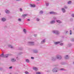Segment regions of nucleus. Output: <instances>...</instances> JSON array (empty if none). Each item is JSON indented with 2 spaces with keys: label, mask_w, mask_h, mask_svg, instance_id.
I'll return each instance as SVG.
<instances>
[{
  "label": "nucleus",
  "mask_w": 74,
  "mask_h": 74,
  "mask_svg": "<svg viewBox=\"0 0 74 74\" xmlns=\"http://www.w3.org/2000/svg\"><path fill=\"white\" fill-rule=\"evenodd\" d=\"M56 59H58L59 60H60L62 59V57L60 55H57L56 56Z\"/></svg>",
  "instance_id": "obj_1"
},
{
  "label": "nucleus",
  "mask_w": 74,
  "mask_h": 74,
  "mask_svg": "<svg viewBox=\"0 0 74 74\" xmlns=\"http://www.w3.org/2000/svg\"><path fill=\"white\" fill-rule=\"evenodd\" d=\"M53 33H55V34H60V32L59 31L57 30H55L53 31Z\"/></svg>",
  "instance_id": "obj_2"
},
{
  "label": "nucleus",
  "mask_w": 74,
  "mask_h": 74,
  "mask_svg": "<svg viewBox=\"0 0 74 74\" xmlns=\"http://www.w3.org/2000/svg\"><path fill=\"white\" fill-rule=\"evenodd\" d=\"M55 23V20H51L49 23L51 25H53L54 23Z\"/></svg>",
  "instance_id": "obj_3"
},
{
  "label": "nucleus",
  "mask_w": 74,
  "mask_h": 74,
  "mask_svg": "<svg viewBox=\"0 0 74 74\" xmlns=\"http://www.w3.org/2000/svg\"><path fill=\"white\" fill-rule=\"evenodd\" d=\"M57 70H58V68L56 67L53 69L52 71L54 73H55V72H57Z\"/></svg>",
  "instance_id": "obj_4"
},
{
  "label": "nucleus",
  "mask_w": 74,
  "mask_h": 74,
  "mask_svg": "<svg viewBox=\"0 0 74 74\" xmlns=\"http://www.w3.org/2000/svg\"><path fill=\"white\" fill-rule=\"evenodd\" d=\"M28 44L31 45H34V42H28Z\"/></svg>",
  "instance_id": "obj_5"
},
{
  "label": "nucleus",
  "mask_w": 74,
  "mask_h": 74,
  "mask_svg": "<svg viewBox=\"0 0 74 74\" xmlns=\"http://www.w3.org/2000/svg\"><path fill=\"white\" fill-rule=\"evenodd\" d=\"M51 59L52 61H55L56 60V58L55 57H53L51 58Z\"/></svg>",
  "instance_id": "obj_6"
},
{
  "label": "nucleus",
  "mask_w": 74,
  "mask_h": 74,
  "mask_svg": "<svg viewBox=\"0 0 74 74\" xmlns=\"http://www.w3.org/2000/svg\"><path fill=\"white\" fill-rule=\"evenodd\" d=\"M62 41H58L57 42H54V44L55 45H58V44H60V43H61L62 42Z\"/></svg>",
  "instance_id": "obj_7"
},
{
  "label": "nucleus",
  "mask_w": 74,
  "mask_h": 74,
  "mask_svg": "<svg viewBox=\"0 0 74 74\" xmlns=\"http://www.w3.org/2000/svg\"><path fill=\"white\" fill-rule=\"evenodd\" d=\"M50 14H53V15H56V14H57V13L56 12H50Z\"/></svg>",
  "instance_id": "obj_8"
},
{
  "label": "nucleus",
  "mask_w": 74,
  "mask_h": 74,
  "mask_svg": "<svg viewBox=\"0 0 74 74\" xmlns=\"http://www.w3.org/2000/svg\"><path fill=\"white\" fill-rule=\"evenodd\" d=\"M45 42V39H43L42 41L41 44H44Z\"/></svg>",
  "instance_id": "obj_9"
},
{
  "label": "nucleus",
  "mask_w": 74,
  "mask_h": 74,
  "mask_svg": "<svg viewBox=\"0 0 74 74\" xmlns=\"http://www.w3.org/2000/svg\"><path fill=\"white\" fill-rule=\"evenodd\" d=\"M33 52L36 53H38V50L36 49L34 50H33Z\"/></svg>",
  "instance_id": "obj_10"
},
{
  "label": "nucleus",
  "mask_w": 74,
  "mask_h": 74,
  "mask_svg": "<svg viewBox=\"0 0 74 74\" xmlns=\"http://www.w3.org/2000/svg\"><path fill=\"white\" fill-rule=\"evenodd\" d=\"M56 22L58 23H61L62 21L59 20H57Z\"/></svg>",
  "instance_id": "obj_11"
},
{
  "label": "nucleus",
  "mask_w": 74,
  "mask_h": 74,
  "mask_svg": "<svg viewBox=\"0 0 74 74\" xmlns=\"http://www.w3.org/2000/svg\"><path fill=\"white\" fill-rule=\"evenodd\" d=\"M11 60L12 62H15L16 61V60H15L14 58L11 59Z\"/></svg>",
  "instance_id": "obj_12"
},
{
  "label": "nucleus",
  "mask_w": 74,
  "mask_h": 74,
  "mask_svg": "<svg viewBox=\"0 0 74 74\" xmlns=\"http://www.w3.org/2000/svg\"><path fill=\"white\" fill-rule=\"evenodd\" d=\"M5 12L6 14H9L10 13V11L7 10H5Z\"/></svg>",
  "instance_id": "obj_13"
},
{
  "label": "nucleus",
  "mask_w": 74,
  "mask_h": 74,
  "mask_svg": "<svg viewBox=\"0 0 74 74\" xmlns=\"http://www.w3.org/2000/svg\"><path fill=\"white\" fill-rule=\"evenodd\" d=\"M65 59H69V57L68 55L66 56H65Z\"/></svg>",
  "instance_id": "obj_14"
},
{
  "label": "nucleus",
  "mask_w": 74,
  "mask_h": 74,
  "mask_svg": "<svg viewBox=\"0 0 74 74\" xmlns=\"http://www.w3.org/2000/svg\"><path fill=\"white\" fill-rule=\"evenodd\" d=\"M62 10L63 12L64 13L66 12V10L64 8H62Z\"/></svg>",
  "instance_id": "obj_15"
},
{
  "label": "nucleus",
  "mask_w": 74,
  "mask_h": 74,
  "mask_svg": "<svg viewBox=\"0 0 74 74\" xmlns=\"http://www.w3.org/2000/svg\"><path fill=\"white\" fill-rule=\"evenodd\" d=\"M33 69L34 70H35V71H37L38 69L36 67H34L33 68Z\"/></svg>",
  "instance_id": "obj_16"
},
{
  "label": "nucleus",
  "mask_w": 74,
  "mask_h": 74,
  "mask_svg": "<svg viewBox=\"0 0 74 74\" xmlns=\"http://www.w3.org/2000/svg\"><path fill=\"white\" fill-rule=\"evenodd\" d=\"M2 21H3V22H4V21H6V19L5 18H2Z\"/></svg>",
  "instance_id": "obj_17"
},
{
  "label": "nucleus",
  "mask_w": 74,
  "mask_h": 74,
  "mask_svg": "<svg viewBox=\"0 0 74 74\" xmlns=\"http://www.w3.org/2000/svg\"><path fill=\"white\" fill-rule=\"evenodd\" d=\"M23 32L25 33V34H26V29H24L23 30Z\"/></svg>",
  "instance_id": "obj_18"
},
{
  "label": "nucleus",
  "mask_w": 74,
  "mask_h": 74,
  "mask_svg": "<svg viewBox=\"0 0 74 74\" xmlns=\"http://www.w3.org/2000/svg\"><path fill=\"white\" fill-rule=\"evenodd\" d=\"M8 54L4 55V58H8Z\"/></svg>",
  "instance_id": "obj_19"
},
{
  "label": "nucleus",
  "mask_w": 74,
  "mask_h": 74,
  "mask_svg": "<svg viewBox=\"0 0 74 74\" xmlns=\"http://www.w3.org/2000/svg\"><path fill=\"white\" fill-rule=\"evenodd\" d=\"M25 61L26 62H27V63H29V60L28 59H27L25 60Z\"/></svg>",
  "instance_id": "obj_20"
},
{
  "label": "nucleus",
  "mask_w": 74,
  "mask_h": 74,
  "mask_svg": "<svg viewBox=\"0 0 74 74\" xmlns=\"http://www.w3.org/2000/svg\"><path fill=\"white\" fill-rule=\"evenodd\" d=\"M35 5H31V7H35Z\"/></svg>",
  "instance_id": "obj_21"
},
{
  "label": "nucleus",
  "mask_w": 74,
  "mask_h": 74,
  "mask_svg": "<svg viewBox=\"0 0 74 74\" xmlns=\"http://www.w3.org/2000/svg\"><path fill=\"white\" fill-rule=\"evenodd\" d=\"M4 54L3 53L0 55V57H3V58H4Z\"/></svg>",
  "instance_id": "obj_22"
},
{
  "label": "nucleus",
  "mask_w": 74,
  "mask_h": 74,
  "mask_svg": "<svg viewBox=\"0 0 74 74\" xmlns=\"http://www.w3.org/2000/svg\"><path fill=\"white\" fill-rule=\"evenodd\" d=\"M10 48H13V47L11 45H9L8 46Z\"/></svg>",
  "instance_id": "obj_23"
},
{
  "label": "nucleus",
  "mask_w": 74,
  "mask_h": 74,
  "mask_svg": "<svg viewBox=\"0 0 74 74\" xmlns=\"http://www.w3.org/2000/svg\"><path fill=\"white\" fill-rule=\"evenodd\" d=\"M71 3V1H68V4H70Z\"/></svg>",
  "instance_id": "obj_24"
},
{
  "label": "nucleus",
  "mask_w": 74,
  "mask_h": 74,
  "mask_svg": "<svg viewBox=\"0 0 74 74\" xmlns=\"http://www.w3.org/2000/svg\"><path fill=\"white\" fill-rule=\"evenodd\" d=\"M27 14H24L23 15H22L23 16H24V17H25V16H27Z\"/></svg>",
  "instance_id": "obj_25"
},
{
  "label": "nucleus",
  "mask_w": 74,
  "mask_h": 74,
  "mask_svg": "<svg viewBox=\"0 0 74 74\" xmlns=\"http://www.w3.org/2000/svg\"><path fill=\"white\" fill-rule=\"evenodd\" d=\"M18 21L19 22H21L22 21V19L21 18H18Z\"/></svg>",
  "instance_id": "obj_26"
},
{
  "label": "nucleus",
  "mask_w": 74,
  "mask_h": 74,
  "mask_svg": "<svg viewBox=\"0 0 74 74\" xmlns=\"http://www.w3.org/2000/svg\"><path fill=\"white\" fill-rule=\"evenodd\" d=\"M71 45H72L71 44L69 43L68 45V46H69V47H71Z\"/></svg>",
  "instance_id": "obj_27"
},
{
  "label": "nucleus",
  "mask_w": 74,
  "mask_h": 74,
  "mask_svg": "<svg viewBox=\"0 0 74 74\" xmlns=\"http://www.w3.org/2000/svg\"><path fill=\"white\" fill-rule=\"evenodd\" d=\"M53 19L54 20H56V17L54 16L53 17Z\"/></svg>",
  "instance_id": "obj_28"
},
{
  "label": "nucleus",
  "mask_w": 74,
  "mask_h": 74,
  "mask_svg": "<svg viewBox=\"0 0 74 74\" xmlns=\"http://www.w3.org/2000/svg\"><path fill=\"white\" fill-rule=\"evenodd\" d=\"M63 44H64L63 43H61L60 44V45L61 46H63Z\"/></svg>",
  "instance_id": "obj_29"
},
{
  "label": "nucleus",
  "mask_w": 74,
  "mask_h": 74,
  "mask_svg": "<svg viewBox=\"0 0 74 74\" xmlns=\"http://www.w3.org/2000/svg\"><path fill=\"white\" fill-rule=\"evenodd\" d=\"M60 71H64V69L62 68L60 69Z\"/></svg>",
  "instance_id": "obj_30"
},
{
  "label": "nucleus",
  "mask_w": 74,
  "mask_h": 74,
  "mask_svg": "<svg viewBox=\"0 0 74 74\" xmlns=\"http://www.w3.org/2000/svg\"><path fill=\"white\" fill-rule=\"evenodd\" d=\"M70 35H71V34H72V31H71V30H70Z\"/></svg>",
  "instance_id": "obj_31"
},
{
  "label": "nucleus",
  "mask_w": 74,
  "mask_h": 74,
  "mask_svg": "<svg viewBox=\"0 0 74 74\" xmlns=\"http://www.w3.org/2000/svg\"><path fill=\"white\" fill-rule=\"evenodd\" d=\"M46 6H48L49 5V3H46Z\"/></svg>",
  "instance_id": "obj_32"
},
{
  "label": "nucleus",
  "mask_w": 74,
  "mask_h": 74,
  "mask_svg": "<svg viewBox=\"0 0 74 74\" xmlns=\"http://www.w3.org/2000/svg\"><path fill=\"white\" fill-rule=\"evenodd\" d=\"M36 74H41V73L39 72H37Z\"/></svg>",
  "instance_id": "obj_33"
},
{
  "label": "nucleus",
  "mask_w": 74,
  "mask_h": 74,
  "mask_svg": "<svg viewBox=\"0 0 74 74\" xmlns=\"http://www.w3.org/2000/svg\"><path fill=\"white\" fill-rule=\"evenodd\" d=\"M60 64H62V65H63L64 64V62H61Z\"/></svg>",
  "instance_id": "obj_34"
},
{
  "label": "nucleus",
  "mask_w": 74,
  "mask_h": 74,
  "mask_svg": "<svg viewBox=\"0 0 74 74\" xmlns=\"http://www.w3.org/2000/svg\"><path fill=\"white\" fill-rule=\"evenodd\" d=\"M64 8H65V9H67V7L66 6H64Z\"/></svg>",
  "instance_id": "obj_35"
},
{
  "label": "nucleus",
  "mask_w": 74,
  "mask_h": 74,
  "mask_svg": "<svg viewBox=\"0 0 74 74\" xmlns=\"http://www.w3.org/2000/svg\"><path fill=\"white\" fill-rule=\"evenodd\" d=\"M71 41H73V42H74V38L72 39H71Z\"/></svg>",
  "instance_id": "obj_36"
},
{
  "label": "nucleus",
  "mask_w": 74,
  "mask_h": 74,
  "mask_svg": "<svg viewBox=\"0 0 74 74\" xmlns=\"http://www.w3.org/2000/svg\"><path fill=\"white\" fill-rule=\"evenodd\" d=\"M23 53L22 52H20L18 54V55H21V54H22Z\"/></svg>",
  "instance_id": "obj_37"
},
{
  "label": "nucleus",
  "mask_w": 74,
  "mask_h": 74,
  "mask_svg": "<svg viewBox=\"0 0 74 74\" xmlns=\"http://www.w3.org/2000/svg\"><path fill=\"white\" fill-rule=\"evenodd\" d=\"M40 14H43V12L42 11H41L40 12Z\"/></svg>",
  "instance_id": "obj_38"
},
{
  "label": "nucleus",
  "mask_w": 74,
  "mask_h": 74,
  "mask_svg": "<svg viewBox=\"0 0 74 74\" xmlns=\"http://www.w3.org/2000/svg\"><path fill=\"white\" fill-rule=\"evenodd\" d=\"M20 11H21V12H22V11L23 10H22V9L21 8L20 9Z\"/></svg>",
  "instance_id": "obj_39"
},
{
  "label": "nucleus",
  "mask_w": 74,
  "mask_h": 74,
  "mask_svg": "<svg viewBox=\"0 0 74 74\" xmlns=\"http://www.w3.org/2000/svg\"><path fill=\"white\" fill-rule=\"evenodd\" d=\"M25 73L26 74H29V72H25Z\"/></svg>",
  "instance_id": "obj_40"
},
{
  "label": "nucleus",
  "mask_w": 74,
  "mask_h": 74,
  "mask_svg": "<svg viewBox=\"0 0 74 74\" xmlns=\"http://www.w3.org/2000/svg\"><path fill=\"white\" fill-rule=\"evenodd\" d=\"M72 17H74V14H72Z\"/></svg>",
  "instance_id": "obj_41"
},
{
  "label": "nucleus",
  "mask_w": 74,
  "mask_h": 74,
  "mask_svg": "<svg viewBox=\"0 0 74 74\" xmlns=\"http://www.w3.org/2000/svg\"><path fill=\"white\" fill-rule=\"evenodd\" d=\"M31 59H34V58L33 57H31Z\"/></svg>",
  "instance_id": "obj_42"
},
{
  "label": "nucleus",
  "mask_w": 74,
  "mask_h": 74,
  "mask_svg": "<svg viewBox=\"0 0 74 74\" xmlns=\"http://www.w3.org/2000/svg\"><path fill=\"white\" fill-rule=\"evenodd\" d=\"M37 21H40V19L39 18H37Z\"/></svg>",
  "instance_id": "obj_43"
},
{
  "label": "nucleus",
  "mask_w": 74,
  "mask_h": 74,
  "mask_svg": "<svg viewBox=\"0 0 74 74\" xmlns=\"http://www.w3.org/2000/svg\"><path fill=\"white\" fill-rule=\"evenodd\" d=\"M12 66H10L9 68V69H12Z\"/></svg>",
  "instance_id": "obj_44"
},
{
  "label": "nucleus",
  "mask_w": 74,
  "mask_h": 74,
  "mask_svg": "<svg viewBox=\"0 0 74 74\" xmlns=\"http://www.w3.org/2000/svg\"><path fill=\"white\" fill-rule=\"evenodd\" d=\"M34 36L35 37H36V36H37V35H36V34H34Z\"/></svg>",
  "instance_id": "obj_45"
},
{
  "label": "nucleus",
  "mask_w": 74,
  "mask_h": 74,
  "mask_svg": "<svg viewBox=\"0 0 74 74\" xmlns=\"http://www.w3.org/2000/svg\"><path fill=\"white\" fill-rule=\"evenodd\" d=\"M73 18L71 19V21H73Z\"/></svg>",
  "instance_id": "obj_46"
},
{
  "label": "nucleus",
  "mask_w": 74,
  "mask_h": 74,
  "mask_svg": "<svg viewBox=\"0 0 74 74\" xmlns=\"http://www.w3.org/2000/svg\"><path fill=\"white\" fill-rule=\"evenodd\" d=\"M19 50H20L21 51H22V49L21 48H19Z\"/></svg>",
  "instance_id": "obj_47"
},
{
  "label": "nucleus",
  "mask_w": 74,
  "mask_h": 74,
  "mask_svg": "<svg viewBox=\"0 0 74 74\" xmlns=\"http://www.w3.org/2000/svg\"><path fill=\"white\" fill-rule=\"evenodd\" d=\"M27 21H30V20H29V19H27Z\"/></svg>",
  "instance_id": "obj_48"
},
{
  "label": "nucleus",
  "mask_w": 74,
  "mask_h": 74,
  "mask_svg": "<svg viewBox=\"0 0 74 74\" xmlns=\"http://www.w3.org/2000/svg\"><path fill=\"white\" fill-rule=\"evenodd\" d=\"M18 57H16V59H19V58H18Z\"/></svg>",
  "instance_id": "obj_49"
},
{
  "label": "nucleus",
  "mask_w": 74,
  "mask_h": 74,
  "mask_svg": "<svg viewBox=\"0 0 74 74\" xmlns=\"http://www.w3.org/2000/svg\"><path fill=\"white\" fill-rule=\"evenodd\" d=\"M21 0H16V1H20Z\"/></svg>",
  "instance_id": "obj_50"
},
{
  "label": "nucleus",
  "mask_w": 74,
  "mask_h": 74,
  "mask_svg": "<svg viewBox=\"0 0 74 74\" xmlns=\"http://www.w3.org/2000/svg\"><path fill=\"white\" fill-rule=\"evenodd\" d=\"M1 69H2L1 68H0V70H1Z\"/></svg>",
  "instance_id": "obj_51"
},
{
  "label": "nucleus",
  "mask_w": 74,
  "mask_h": 74,
  "mask_svg": "<svg viewBox=\"0 0 74 74\" xmlns=\"http://www.w3.org/2000/svg\"><path fill=\"white\" fill-rule=\"evenodd\" d=\"M67 32H68V31H66V33H67Z\"/></svg>",
  "instance_id": "obj_52"
},
{
  "label": "nucleus",
  "mask_w": 74,
  "mask_h": 74,
  "mask_svg": "<svg viewBox=\"0 0 74 74\" xmlns=\"http://www.w3.org/2000/svg\"><path fill=\"white\" fill-rule=\"evenodd\" d=\"M37 1H39V0H36Z\"/></svg>",
  "instance_id": "obj_53"
},
{
  "label": "nucleus",
  "mask_w": 74,
  "mask_h": 74,
  "mask_svg": "<svg viewBox=\"0 0 74 74\" xmlns=\"http://www.w3.org/2000/svg\"><path fill=\"white\" fill-rule=\"evenodd\" d=\"M7 27V26H6V27Z\"/></svg>",
  "instance_id": "obj_54"
},
{
  "label": "nucleus",
  "mask_w": 74,
  "mask_h": 74,
  "mask_svg": "<svg viewBox=\"0 0 74 74\" xmlns=\"http://www.w3.org/2000/svg\"><path fill=\"white\" fill-rule=\"evenodd\" d=\"M73 64H74V62H73Z\"/></svg>",
  "instance_id": "obj_55"
},
{
  "label": "nucleus",
  "mask_w": 74,
  "mask_h": 74,
  "mask_svg": "<svg viewBox=\"0 0 74 74\" xmlns=\"http://www.w3.org/2000/svg\"><path fill=\"white\" fill-rule=\"evenodd\" d=\"M10 74H11V73H10Z\"/></svg>",
  "instance_id": "obj_56"
}]
</instances>
